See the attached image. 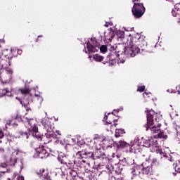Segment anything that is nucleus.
Returning a JSON list of instances; mask_svg holds the SVG:
<instances>
[{
	"label": "nucleus",
	"instance_id": "obj_1",
	"mask_svg": "<svg viewBox=\"0 0 180 180\" xmlns=\"http://www.w3.org/2000/svg\"><path fill=\"white\" fill-rule=\"evenodd\" d=\"M129 44L124 51H115V46H108L110 51H112L111 54L108 56L109 60L115 61L116 57H119L122 53H124L127 57H136V56L140 53L139 47H141V44L144 43V37L139 33H136L132 35L129 34Z\"/></svg>",
	"mask_w": 180,
	"mask_h": 180
},
{
	"label": "nucleus",
	"instance_id": "obj_2",
	"mask_svg": "<svg viewBox=\"0 0 180 180\" xmlns=\"http://www.w3.org/2000/svg\"><path fill=\"white\" fill-rule=\"evenodd\" d=\"M22 122L25 127H27V131H30V134H32V137L37 139L39 141H41V136L39 133V127L36 124V120L33 118L24 117Z\"/></svg>",
	"mask_w": 180,
	"mask_h": 180
},
{
	"label": "nucleus",
	"instance_id": "obj_3",
	"mask_svg": "<svg viewBox=\"0 0 180 180\" xmlns=\"http://www.w3.org/2000/svg\"><path fill=\"white\" fill-rule=\"evenodd\" d=\"M143 147L150 148L151 153H155L156 154H161V146L158 144L157 138L150 136L143 140Z\"/></svg>",
	"mask_w": 180,
	"mask_h": 180
},
{
	"label": "nucleus",
	"instance_id": "obj_4",
	"mask_svg": "<svg viewBox=\"0 0 180 180\" xmlns=\"http://www.w3.org/2000/svg\"><path fill=\"white\" fill-rule=\"evenodd\" d=\"M155 112L154 110H150L147 112V124H146V130H150L151 133L153 134H158L160 131H161L160 127L161 124H158L157 126L151 127L154 124V120H153V116H154Z\"/></svg>",
	"mask_w": 180,
	"mask_h": 180
},
{
	"label": "nucleus",
	"instance_id": "obj_5",
	"mask_svg": "<svg viewBox=\"0 0 180 180\" xmlns=\"http://www.w3.org/2000/svg\"><path fill=\"white\" fill-rule=\"evenodd\" d=\"M86 46L89 53H96L99 49L101 53H106V51H108V47H106V46L103 45L99 47V44L95 39H86Z\"/></svg>",
	"mask_w": 180,
	"mask_h": 180
},
{
	"label": "nucleus",
	"instance_id": "obj_6",
	"mask_svg": "<svg viewBox=\"0 0 180 180\" xmlns=\"http://www.w3.org/2000/svg\"><path fill=\"white\" fill-rule=\"evenodd\" d=\"M13 53V50L10 51H4L0 57V62L1 63V68L4 70L7 67H11V60L13 58L12 53Z\"/></svg>",
	"mask_w": 180,
	"mask_h": 180
},
{
	"label": "nucleus",
	"instance_id": "obj_7",
	"mask_svg": "<svg viewBox=\"0 0 180 180\" xmlns=\"http://www.w3.org/2000/svg\"><path fill=\"white\" fill-rule=\"evenodd\" d=\"M144 12H146V8H144L143 4L134 3L132 13L135 18H141V15H144Z\"/></svg>",
	"mask_w": 180,
	"mask_h": 180
},
{
	"label": "nucleus",
	"instance_id": "obj_8",
	"mask_svg": "<svg viewBox=\"0 0 180 180\" xmlns=\"http://www.w3.org/2000/svg\"><path fill=\"white\" fill-rule=\"evenodd\" d=\"M4 70H6V72L7 74V77L4 75L2 72L0 73V79H6V81H11L12 79V75H13V70L9 68V66H7V68H4Z\"/></svg>",
	"mask_w": 180,
	"mask_h": 180
},
{
	"label": "nucleus",
	"instance_id": "obj_9",
	"mask_svg": "<svg viewBox=\"0 0 180 180\" xmlns=\"http://www.w3.org/2000/svg\"><path fill=\"white\" fill-rule=\"evenodd\" d=\"M141 145V143L140 142V139L139 138H136L134 140L131 141L129 144V148H131L129 153H135V151H133V148H134V150H139Z\"/></svg>",
	"mask_w": 180,
	"mask_h": 180
},
{
	"label": "nucleus",
	"instance_id": "obj_10",
	"mask_svg": "<svg viewBox=\"0 0 180 180\" xmlns=\"http://www.w3.org/2000/svg\"><path fill=\"white\" fill-rule=\"evenodd\" d=\"M60 172H61V168H57L56 172H54V169H49L46 174V179L53 180V178L57 176V174H60Z\"/></svg>",
	"mask_w": 180,
	"mask_h": 180
},
{
	"label": "nucleus",
	"instance_id": "obj_11",
	"mask_svg": "<svg viewBox=\"0 0 180 180\" xmlns=\"http://www.w3.org/2000/svg\"><path fill=\"white\" fill-rule=\"evenodd\" d=\"M36 157L41 158V160L46 158V149H44V146H39L36 153Z\"/></svg>",
	"mask_w": 180,
	"mask_h": 180
},
{
	"label": "nucleus",
	"instance_id": "obj_12",
	"mask_svg": "<svg viewBox=\"0 0 180 180\" xmlns=\"http://www.w3.org/2000/svg\"><path fill=\"white\" fill-rule=\"evenodd\" d=\"M94 144L93 146L94 150H101L102 148V141H101V137L98 135H96L94 138Z\"/></svg>",
	"mask_w": 180,
	"mask_h": 180
},
{
	"label": "nucleus",
	"instance_id": "obj_13",
	"mask_svg": "<svg viewBox=\"0 0 180 180\" xmlns=\"http://www.w3.org/2000/svg\"><path fill=\"white\" fill-rule=\"evenodd\" d=\"M18 91L19 94H21V95H23L24 96H26V95H30V96H32V94H30L32 90L30 89V88L27 86L21 87L18 89Z\"/></svg>",
	"mask_w": 180,
	"mask_h": 180
},
{
	"label": "nucleus",
	"instance_id": "obj_14",
	"mask_svg": "<svg viewBox=\"0 0 180 180\" xmlns=\"http://www.w3.org/2000/svg\"><path fill=\"white\" fill-rule=\"evenodd\" d=\"M142 174L145 175H148L151 171V166L148 165V162H146V163H142Z\"/></svg>",
	"mask_w": 180,
	"mask_h": 180
},
{
	"label": "nucleus",
	"instance_id": "obj_15",
	"mask_svg": "<svg viewBox=\"0 0 180 180\" xmlns=\"http://www.w3.org/2000/svg\"><path fill=\"white\" fill-rule=\"evenodd\" d=\"M104 37L105 40H108L109 41H112L113 37H115V32H113V30L110 29V31L108 32H105Z\"/></svg>",
	"mask_w": 180,
	"mask_h": 180
},
{
	"label": "nucleus",
	"instance_id": "obj_16",
	"mask_svg": "<svg viewBox=\"0 0 180 180\" xmlns=\"http://www.w3.org/2000/svg\"><path fill=\"white\" fill-rule=\"evenodd\" d=\"M1 96H12V88L8 89V88H4L1 89Z\"/></svg>",
	"mask_w": 180,
	"mask_h": 180
},
{
	"label": "nucleus",
	"instance_id": "obj_17",
	"mask_svg": "<svg viewBox=\"0 0 180 180\" xmlns=\"http://www.w3.org/2000/svg\"><path fill=\"white\" fill-rule=\"evenodd\" d=\"M141 172V169H140V167L134 166V167H132V171L131 174V175H133V176H137L140 175Z\"/></svg>",
	"mask_w": 180,
	"mask_h": 180
},
{
	"label": "nucleus",
	"instance_id": "obj_18",
	"mask_svg": "<svg viewBox=\"0 0 180 180\" xmlns=\"http://www.w3.org/2000/svg\"><path fill=\"white\" fill-rule=\"evenodd\" d=\"M75 178H79L78 176H77V172L74 170H70L69 174H68L67 179L74 180Z\"/></svg>",
	"mask_w": 180,
	"mask_h": 180
},
{
	"label": "nucleus",
	"instance_id": "obj_19",
	"mask_svg": "<svg viewBox=\"0 0 180 180\" xmlns=\"http://www.w3.org/2000/svg\"><path fill=\"white\" fill-rule=\"evenodd\" d=\"M58 160L60 164H67V156H64V153H60L58 155Z\"/></svg>",
	"mask_w": 180,
	"mask_h": 180
},
{
	"label": "nucleus",
	"instance_id": "obj_20",
	"mask_svg": "<svg viewBox=\"0 0 180 180\" xmlns=\"http://www.w3.org/2000/svg\"><path fill=\"white\" fill-rule=\"evenodd\" d=\"M30 136L33 137V134H30V131H27V132H21L20 134V138L23 139V140H29Z\"/></svg>",
	"mask_w": 180,
	"mask_h": 180
},
{
	"label": "nucleus",
	"instance_id": "obj_21",
	"mask_svg": "<svg viewBox=\"0 0 180 180\" xmlns=\"http://www.w3.org/2000/svg\"><path fill=\"white\" fill-rule=\"evenodd\" d=\"M54 130V127H50L47 129V136L53 137V139H57V135L53 131Z\"/></svg>",
	"mask_w": 180,
	"mask_h": 180
},
{
	"label": "nucleus",
	"instance_id": "obj_22",
	"mask_svg": "<svg viewBox=\"0 0 180 180\" xmlns=\"http://www.w3.org/2000/svg\"><path fill=\"white\" fill-rule=\"evenodd\" d=\"M118 148H126V147H130V144L126 143L124 141H120L117 143Z\"/></svg>",
	"mask_w": 180,
	"mask_h": 180
},
{
	"label": "nucleus",
	"instance_id": "obj_23",
	"mask_svg": "<svg viewBox=\"0 0 180 180\" xmlns=\"http://www.w3.org/2000/svg\"><path fill=\"white\" fill-rule=\"evenodd\" d=\"M126 132L124 131V129H117L115 130V137H120V136H123Z\"/></svg>",
	"mask_w": 180,
	"mask_h": 180
},
{
	"label": "nucleus",
	"instance_id": "obj_24",
	"mask_svg": "<svg viewBox=\"0 0 180 180\" xmlns=\"http://www.w3.org/2000/svg\"><path fill=\"white\" fill-rule=\"evenodd\" d=\"M93 59L94 61H96L98 63H101V61H103V58L102 56L99 54H95L93 56Z\"/></svg>",
	"mask_w": 180,
	"mask_h": 180
},
{
	"label": "nucleus",
	"instance_id": "obj_25",
	"mask_svg": "<svg viewBox=\"0 0 180 180\" xmlns=\"http://www.w3.org/2000/svg\"><path fill=\"white\" fill-rule=\"evenodd\" d=\"M44 171H45L44 169H39V171L37 172V174L41 178L42 176V178H44V179H46V174H44Z\"/></svg>",
	"mask_w": 180,
	"mask_h": 180
},
{
	"label": "nucleus",
	"instance_id": "obj_26",
	"mask_svg": "<svg viewBox=\"0 0 180 180\" xmlns=\"http://www.w3.org/2000/svg\"><path fill=\"white\" fill-rule=\"evenodd\" d=\"M157 137H159V139H163V140H166L168 136L165 134H164V132L160 131L157 135Z\"/></svg>",
	"mask_w": 180,
	"mask_h": 180
},
{
	"label": "nucleus",
	"instance_id": "obj_27",
	"mask_svg": "<svg viewBox=\"0 0 180 180\" xmlns=\"http://www.w3.org/2000/svg\"><path fill=\"white\" fill-rule=\"evenodd\" d=\"M34 99H37V101H39V103H41L43 102V97L41 96L39 94H34Z\"/></svg>",
	"mask_w": 180,
	"mask_h": 180
},
{
	"label": "nucleus",
	"instance_id": "obj_28",
	"mask_svg": "<svg viewBox=\"0 0 180 180\" xmlns=\"http://www.w3.org/2000/svg\"><path fill=\"white\" fill-rule=\"evenodd\" d=\"M20 103L22 106H24L25 110L27 112H29V110H32V108H30L29 106H27L26 104L23 103V101H20Z\"/></svg>",
	"mask_w": 180,
	"mask_h": 180
},
{
	"label": "nucleus",
	"instance_id": "obj_29",
	"mask_svg": "<svg viewBox=\"0 0 180 180\" xmlns=\"http://www.w3.org/2000/svg\"><path fill=\"white\" fill-rule=\"evenodd\" d=\"M117 36H118V37H120V39H123V37H124V32L118 31L117 32Z\"/></svg>",
	"mask_w": 180,
	"mask_h": 180
},
{
	"label": "nucleus",
	"instance_id": "obj_30",
	"mask_svg": "<svg viewBox=\"0 0 180 180\" xmlns=\"http://www.w3.org/2000/svg\"><path fill=\"white\" fill-rule=\"evenodd\" d=\"M175 11H179V8L176 7V5L174 6V9L172 11L173 16H176V13Z\"/></svg>",
	"mask_w": 180,
	"mask_h": 180
},
{
	"label": "nucleus",
	"instance_id": "obj_31",
	"mask_svg": "<svg viewBox=\"0 0 180 180\" xmlns=\"http://www.w3.org/2000/svg\"><path fill=\"white\" fill-rule=\"evenodd\" d=\"M146 89V86H140L138 87L137 91L139 92H143Z\"/></svg>",
	"mask_w": 180,
	"mask_h": 180
},
{
	"label": "nucleus",
	"instance_id": "obj_32",
	"mask_svg": "<svg viewBox=\"0 0 180 180\" xmlns=\"http://www.w3.org/2000/svg\"><path fill=\"white\" fill-rule=\"evenodd\" d=\"M4 139V131L2 130L0 131V144H2L3 141L2 140Z\"/></svg>",
	"mask_w": 180,
	"mask_h": 180
},
{
	"label": "nucleus",
	"instance_id": "obj_33",
	"mask_svg": "<svg viewBox=\"0 0 180 180\" xmlns=\"http://www.w3.org/2000/svg\"><path fill=\"white\" fill-rule=\"evenodd\" d=\"M175 94H178V95H180V85H177L176 86V91H174Z\"/></svg>",
	"mask_w": 180,
	"mask_h": 180
},
{
	"label": "nucleus",
	"instance_id": "obj_34",
	"mask_svg": "<svg viewBox=\"0 0 180 180\" xmlns=\"http://www.w3.org/2000/svg\"><path fill=\"white\" fill-rule=\"evenodd\" d=\"M8 164L6 162H0V168H6Z\"/></svg>",
	"mask_w": 180,
	"mask_h": 180
},
{
	"label": "nucleus",
	"instance_id": "obj_35",
	"mask_svg": "<svg viewBox=\"0 0 180 180\" xmlns=\"http://www.w3.org/2000/svg\"><path fill=\"white\" fill-rule=\"evenodd\" d=\"M119 110H123V108H120V109H117V110H114L113 111H112V115H116V112H119Z\"/></svg>",
	"mask_w": 180,
	"mask_h": 180
},
{
	"label": "nucleus",
	"instance_id": "obj_36",
	"mask_svg": "<svg viewBox=\"0 0 180 180\" xmlns=\"http://www.w3.org/2000/svg\"><path fill=\"white\" fill-rule=\"evenodd\" d=\"M17 180H25V177L23 176H17Z\"/></svg>",
	"mask_w": 180,
	"mask_h": 180
},
{
	"label": "nucleus",
	"instance_id": "obj_37",
	"mask_svg": "<svg viewBox=\"0 0 180 180\" xmlns=\"http://www.w3.org/2000/svg\"><path fill=\"white\" fill-rule=\"evenodd\" d=\"M88 154H89L90 158H93V159H94V158L95 157V156L94 155V153H91V152L88 153Z\"/></svg>",
	"mask_w": 180,
	"mask_h": 180
},
{
	"label": "nucleus",
	"instance_id": "obj_38",
	"mask_svg": "<svg viewBox=\"0 0 180 180\" xmlns=\"http://www.w3.org/2000/svg\"><path fill=\"white\" fill-rule=\"evenodd\" d=\"M109 25H110V26H112V22H105V24L104 25V26L105 27H109Z\"/></svg>",
	"mask_w": 180,
	"mask_h": 180
},
{
	"label": "nucleus",
	"instance_id": "obj_39",
	"mask_svg": "<svg viewBox=\"0 0 180 180\" xmlns=\"http://www.w3.org/2000/svg\"><path fill=\"white\" fill-rule=\"evenodd\" d=\"M0 153H1V154H4V153H5V149H4V148H0Z\"/></svg>",
	"mask_w": 180,
	"mask_h": 180
},
{
	"label": "nucleus",
	"instance_id": "obj_40",
	"mask_svg": "<svg viewBox=\"0 0 180 180\" xmlns=\"http://www.w3.org/2000/svg\"><path fill=\"white\" fill-rule=\"evenodd\" d=\"M104 124H112V121H110V120H109V122H108V121H106V122L104 123Z\"/></svg>",
	"mask_w": 180,
	"mask_h": 180
},
{
	"label": "nucleus",
	"instance_id": "obj_41",
	"mask_svg": "<svg viewBox=\"0 0 180 180\" xmlns=\"http://www.w3.org/2000/svg\"><path fill=\"white\" fill-rule=\"evenodd\" d=\"M157 116H159L160 119H162V115H161L160 113L156 114Z\"/></svg>",
	"mask_w": 180,
	"mask_h": 180
},
{
	"label": "nucleus",
	"instance_id": "obj_42",
	"mask_svg": "<svg viewBox=\"0 0 180 180\" xmlns=\"http://www.w3.org/2000/svg\"><path fill=\"white\" fill-rule=\"evenodd\" d=\"M123 64V63H124V60H120V61H118V64Z\"/></svg>",
	"mask_w": 180,
	"mask_h": 180
},
{
	"label": "nucleus",
	"instance_id": "obj_43",
	"mask_svg": "<svg viewBox=\"0 0 180 180\" xmlns=\"http://www.w3.org/2000/svg\"><path fill=\"white\" fill-rule=\"evenodd\" d=\"M17 53L18 54H20V55L22 54V50L21 49L18 50Z\"/></svg>",
	"mask_w": 180,
	"mask_h": 180
},
{
	"label": "nucleus",
	"instance_id": "obj_44",
	"mask_svg": "<svg viewBox=\"0 0 180 180\" xmlns=\"http://www.w3.org/2000/svg\"><path fill=\"white\" fill-rule=\"evenodd\" d=\"M178 172H180V169L178 168V170L175 172V173H173L174 175H176V174H178Z\"/></svg>",
	"mask_w": 180,
	"mask_h": 180
},
{
	"label": "nucleus",
	"instance_id": "obj_45",
	"mask_svg": "<svg viewBox=\"0 0 180 180\" xmlns=\"http://www.w3.org/2000/svg\"><path fill=\"white\" fill-rule=\"evenodd\" d=\"M42 37H43L42 36H39L37 39V41H40V39H41Z\"/></svg>",
	"mask_w": 180,
	"mask_h": 180
},
{
	"label": "nucleus",
	"instance_id": "obj_46",
	"mask_svg": "<svg viewBox=\"0 0 180 180\" xmlns=\"http://www.w3.org/2000/svg\"><path fill=\"white\" fill-rule=\"evenodd\" d=\"M41 122L44 127H46V122H44V120H41Z\"/></svg>",
	"mask_w": 180,
	"mask_h": 180
},
{
	"label": "nucleus",
	"instance_id": "obj_47",
	"mask_svg": "<svg viewBox=\"0 0 180 180\" xmlns=\"http://www.w3.org/2000/svg\"><path fill=\"white\" fill-rule=\"evenodd\" d=\"M73 180H82V179L79 178V177H77L75 179H73Z\"/></svg>",
	"mask_w": 180,
	"mask_h": 180
},
{
	"label": "nucleus",
	"instance_id": "obj_48",
	"mask_svg": "<svg viewBox=\"0 0 180 180\" xmlns=\"http://www.w3.org/2000/svg\"><path fill=\"white\" fill-rule=\"evenodd\" d=\"M103 120H108V116H107V115H105Z\"/></svg>",
	"mask_w": 180,
	"mask_h": 180
},
{
	"label": "nucleus",
	"instance_id": "obj_49",
	"mask_svg": "<svg viewBox=\"0 0 180 180\" xmlns=\"http://www.w3.org/2000/svg\"><path fill=\"white\" fill-rule=\"evenodd\" d=\"M147 95H148V93H144L143 94V97L146 98V96H147Z\"/></svg>",
	"mask_w": 180,
	"mask_h": 180
},
{
	"label": "nucleus",
	"instance_id": "obj_50",
	"mask_svg": "<svg viewBox=\"0 0 180 180\" xmlns=\"http://www.w3.org/2000/svg\"><path fill=\"white\" fill-rule=\"evenodd\" d=\"M167 92H170V94H172V89H167Z\"/></svg>",
	"mask_w": 180,
	"mask_h": 180
},
{
	"label": "nucleus",
	"instance_id": "obj_51",
	"mask_svg": "<svg viewBox=\"0 0 180 180\" xmlns=\"http://www.w3.org/2000/svg\"><path fill=\"white\" fill-rule=\"evenodd\" d=\"M177 23H178V25H179V26H180V18H179V20H177Z\"/></svg>",
	"mask_w": 180,
	"mask_h": 180
},
{
	"label": "nucleus",
	"instance_id": "obj_52",
	"mask_svg": "<svg viewBox=\"0 0 180 180\" xmlns=\"http://www.w3.org/2000/svg\"><path fill=\"white\" fill-rule=\"evenodd\" d=\"M56 133L57 134H58V136H61V134L60 133V131H57Z\"/></svg>",
	"mask_w": 180,
	"mask_h": 180
},
{
	"label": "nucleus",
	"instance_id": "obj_53",
	"mask_svg": "<svg viewBox=\"0 0 180 180\" xmlns=\"http://www.w3.org/2000/svg\"><path fill=\"white\" fill-rule=\"evenodd\" d=\"M84 51L85 53H88V51H87L86 49H84Z\"/></svg>",
	"mask_w": 180,
	"mask_h": 180
},
{
	"label": "nucleus",
	"instance_id": "obj_54",
	"mask_svg": "<svg viewBox=\"0 0 180 180\" xmlns=\"http://www.w3.org/2000/svg\"><path fill=\"white\" fill-rule=\"evenodd\" d=\"M18 118H19V115H17L15 117V119H18Z\"/></svg>",
	"mask_w": 180,
	"mask_h": 180
},
{
	"label": "nucleus",
	"instance_id": "obj_55",
	"mask_svg": "<svg viewBox=\"0 0 180 180\" xmlns=\"http://www.w3.org/2000/svg\"><path fill=\"white\" fill-rule=\"evenodd\" d=\"M89 58H92V56H89Z\"/></svg>",
	"mask_w": 180,
	"mask_h": 180
},
{
	"label": "nucleus",
	"instance_id": "obj_56",
	"mask_svg": "<svg viewBox=\"0 0 180 180\" xmlns=\"http://www.w3.org/2000/svg\"><path fill=\"white\" fill-rule=\"evenodd\" d=\"M114 126L116 127V126H117V124H115Z\"/></svg>",
	"mask_w": 180,
	"mask_h": 180
},
{
	"label": "nucleus",
	"instance_id": "obj_57",
	"mask_svg": "<svg viewBox=\"0 0 180 180\" xmlns=\"http://www.w3.org/2000/svg\"><path fill=\"white\" fill-rule=\"evenodd\" d=\"M136 1H139V0H133V2H136Z\"/></svg>",
	"mask_w": 180,
	"mask_h": 180
},
{
	"label": "nucleus",
	"instance_id": "obj_58",
	"mask_svg": "<svg viewBox=\"0 0 180 180\" xmlns=\"http://www.w3.org/2000/svg\"><path fill=\"white\" fill-rule=\"evenodd\" d=\"M2 174H5V172H1Z\"/></svg>",
	"mask_w": 180,
	"mask_h": 180
},
{
	"label": "nucleus",
	"instance_id": "obj_59",
	"mask_svg": "<svg viewBox=\"0 0 180 180\" xmlns=\"http://www.w3.org/2000/svg\"><path fill=\"white\" fill-rule=\"evenodd\" d=\"M89 141H90V143H91V140H90V141H88V143H89Z\"/></svg>",
	"mask_w": 180,
	"mask_h": 180
},
{
	"label": "nucleus",
	"instance_id": "obj_60",
	"mask_svg": "<svg viewBox=\"0 0 180 180\" xmlns=\"http://www.w3.org/2000/svg\"><path fill=\"white\" fill-rule=\"evenodd\" d=\"M165 124L166 126H167V123H165Z\"/></svg>",
	"mask_w": 180,
	"mask_h": 180
},
{
	"label": "nucleus",
	"instance_id": "obj_61",
	"mask_svg": "<svg viewBox=\"0 0 180 180\" xmlns=\"http://www.w3.org/2000/svg\"><path fill=\"white\" fill-rule=\"evenodd\" d=\"M114 122H117L116 120H115Z\"/></svg>",
	"mask_w": 180,
	"mask_h": 180
},
{
	"label": "nucleus",
	"instance_id": "obj_62",
	"mask_svg": "<svg viewBox=\"0 0 180 180\" xmlns=\"http://www.w3.org/2000/svg\"><path fill=\"white\" fill-rule=\"evenodd\" d=\"M141 139L143 140V139H144V138H141Z\"/></svg>",
	"mask_w": 180,
	"mask_h": 180
},
{
	"label": "nucleus",
	"instance_id": "obj_63",
	"mask_svg": "<svg viewBox=\"0 0 180 180\" xmlns=\"http://www.w3.org/2000/svg\"><path fill=\"white\" fill-rule=\"evenodd\" d=\"M167 1H171V0H167Z\"/></svg>",
	"mask_w": 180,
	"mask_h": 180
},
{
	"label": "nucleus",
	"instance_id": "obj_64",
	"mask_svg": "<svg viewBox=\"0 0 180 180\" xmlns=\"http://www.w3.org/2000/svg\"><path fill=\"white\" fill-rule=\"evenodd\" d=\"M1 176V175L0 174V177Z\"/></svg>",
	"mask_w": 180,
	"mask_h": 180
}]
</instances>
